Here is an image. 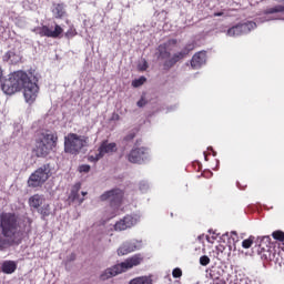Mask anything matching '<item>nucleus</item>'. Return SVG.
Segmentation results:
<instances>
[{
  "mask_svg": "<svg viewBox=\"0 0 284 284\" xmlns=\"http://www.w3.org/2000/svg\"><path fill=\"white\" fill-rule=\"evenodd\" d=\"M0 227L4 240H0V250H3L6 245L17 243V236H19V224L17 223V216L14 214L4 213L1 215Z\"/></svg>",
  "mask_w": 284,
  "mask_h": 284,
  "instance_id": "1",
  "label": "nucleus"
},
{
  "mask_svg": "<svg viewBox=\"0 0 284 284\" xmlns=\"http://www.w3.org/2000/svg\"><path fill=\"white\" fill-rule=\"evenodd\" d=\"M141 263H143V255L135 254L131 257H128L124 262H121L109 268H105L100 274V280L108 281L110 278H114V276H119V274H123L124 272H128V270H132V267H136L138 265H141Z\"/></svg>",
  "mask_w": 284,
  "mask_h": 284,
  "instance_id": "2",
  "label": "nucleus"
},
{
  "mask_svg": "<svg viewBox=\"0 0 284 284\" xmlns=\"http://www.w3.org/2000/svg\"><path fill=\"white\" fill-rule=\"evenodd\" d=\"M59 141V136L57 133L44 132L41 134V138L36 143V154L37 156H48L50 151L53 148H57V142Z\"/></svg>",
  "mask_w": 284,
  "mask_h": 284,
  "instance_id": "3",
  "label": "nucleus"
},
{
  "mask_svg": "<svg viewBox=\"0 0 284 284\" xmlns=\"http://www.w3.org/2000/svg\"><path fill=\"white\" fill-rule=\"evenodd\" d=\"M28 79V73L23 71H17L9 75L8 79H6L1 85L2 92L8 95L16 94V92H19L21 90L22 83Z\"/></svg>",
  "mask_w": 284,
  "mask_h": 284,
  "instance_id": "4",
  "label": "nucleus"
},
{
  "mask_svg": "<svg viewBox=\"0 0 284 284\" xmlns=\"http://www.w3.org/2000/svg\"><path fill=\"white\" fill-rule=\"evenodd\" d=\"M88 145V136L69 133L64 136V152L67 154H79Z\"/></svg>",
  "mask_w": 284,
  "mask_h": 284,
  "instance_id": "5",
  "label": "nucleus"
},
{
  "mask_svg": "<svg viewBox=\"0 0 284 284\" xmlns=\"http://www.w3.org/2000/svg\"><path fill=\"white\" fill-rule=\"evenodd\" d=\"M38 81L39 79L33 72L27 73V79L22 81L21 88L23 89L27 103H34V101H37V97H39Z\"/></svg>",
  "mask_w": 284,
  "mask_h": 284,
  "instance_id": "6",
  "label": "nucleus"
},
{
  "mask_svg": "<svg viewBox=\"0 0 284 284\" xmlns=\"http://www.w3.org/2000/svg\"><path fill=\"white\" fill-rule=\"evenodd\" d=\"M50 164H44L36 170L28 180L29 187H41L50 179Z\"/></svg>",
  "mask_w": 284,
  "mask_h": 284,
  "instance_id": "7",
  "label": "nucleus"
},
{
  "mask_svg": "<svg viewBox=\"0 0 284 284\" xmlns=\"http://www.w3.org/2000/svg\"><path fill=\"white\" fill-rule=\"evenodd\" d=\"M122 200L123 191H121V189L111 190L101 195V201L111 202V210H113L111 216H116L119 214V207L121 205Z\"/></svg>",
  "mask_w": 284,
  "mask_h": 284,
  "instance_id": "8",
  "label": "nucleus"
},
{
  "mask_svg": "<svg viewBox=\"0 0 284 284\" xmlns=\"http://www.w3.org/2000/svg\"><path fill=\"white\" fill-rule=\"evenodd\" d=\"M114 152H116V143L103 141L100 144L98 152L89 156V161H100L103 156H110V154H114Z\"/></svg>",
  "mask_w": 284,
  "mask_h": 284,
  "instance_id": "9",
  "label": "nucleus"
},
{
  "mask_svg": "<svg viewBox=\"0 0 284 284\" xmlns=\"http://www.w3.org/2000/svg\"><path fill=\"white\" fill-rule=\"evenodd\" d=\"M265 17L260 18V23H265V21H284V6L270 7L264 11Z\"/></svg>",
  "mask_w": 284,
  "mask_h": 284,
  "instance_id": "10",
  "label": "nucleus"
},
{
  "mask_svg": "<svg viewBox=\"0 0 284 284\" xmlns=\"http://www.w3.org/2000/svg\"><path fill=\"white\" fill-rule=\"evenodd\" d=\"M139 221H141V214L139 213L126 215L114 224V230L115 232H124V230H130V227H134V225H136Z\"/></svg>",
  "mask_w": 284,
  "mask_h": 284,
  "instance_id": "11",
  "label": "nucleus"
},
{
  "mask_svg": "<svg viewBox=\"0 0 284 284\" xmlns=\"http://www.w3.org/2000/svg\"><path fill=\"white\" fill-rule=\"evenodd\" d=\"M256 22H245L242 24H237L235 27L230 28L226 31V37H241V34H247L248 32H252V30H255Z\"/></svg>",
  "mask_w": 284,
  "mask_h": 284,
  "instance_id": "12",
  "label": "nucleus"
},
{
  "mask_svg": "<svg viewBox=\"0 0 284 284\" xmlns=\"http://www.w3.org/2000/svg\"><path fill=\"white\" fill-rule=\"evenodd\" d=\"M148 159H150V150L143 146L133 149L128 155L130 163H143Z\"/></svg>",
  "mask_w": 284,
  "mask_h": 284,
  "instance_id": "13",
  "label": "nucleus"
},
{
  "mask_svg": "<svg viewBox=\"0 0 284 284\" xmlns=\"http://www.w3.org/2000/svg\"><path fill=\"white\" fill-rule=\"evenodd\" d=\"M143 247V242L139 240H132L122 243L118 248V256H126V254H131V252H136V250H141Z\"/></svg>",
  "mask_w": 284,
  "mask_h": 284,
  "instance_id": "14",
  "label": "nucleus"
},
{
  "mask_svg": "<svg viewBox=\"0 0 284 284\" xmlns=\"http://www.w3.org/2000/svg\"><path fill=\"white\" fill-rule=\"evenodd\" d=\"M37 34H40V37H49L51 39H57L60 34L63 33V29L61 26L57 24L54 30H50L48 26H43L42 28H39L36 30Z\"/></svg>",
  "mask_w": 284,
  "mask_h": 284,
  "instance_id": "15",
  "label": "nucleus"
},
{
  "mask_svg": "<svg viewBox=\"0 0 284 284\" xmlns=\"http://www.w3.org/2000/svg\"><path fill=\"white\" fill-rule=\"evenodd\" d=\"M207 61V54L205 51H200L195 53L191 60V65L194 70H199L202 65H205Z\"/></svg>",
  "mask_w": 284,
  "mask_h": 284,
  "instance_id": "16",
  "label": "nucleus"
},
{
  "mask_svg": "<svg viewBox=\"0 0 284 284\" xmlns=\"http://www.w3.org/2000/svg\"><path fill=\"white\" fill-rule=\"evenodd\" d=\"M79 190H81V184H75L71 191V194L69 195V201L81 205L85 199L81 197Z\"/></svg>",
  "mask_w": 284,
  "mask_h": 284,
  "instance_id": "17",
  "label": "nucleus"
},
{
  "mask_svg": "<svg viewBox=\"0 0 284 284\" xmlns=\"http://www.w3.org/2000/svg\"><path fill=\"white\" fill-rule=\"evenodd\" d=\"M194 48L190 45L189 48H185L179 53H175L172 59L168 62L169 65H174V63H178V61H181L185 55L190 54V51L193 50Z\"/></svg>",
  "mask_w": 284,
  "mask_h": 284,
  "instance_id": "18",
  "label": "nucleus"
},
{
  "mask_svg": "<svg viewBox=\"0 0 284 284\" xmlns=\"http://www.w3.org/2000/svg\"><path fill=\"white\" fill-rule=\"evenodd\" d=\"M2 272L4 274H14V272H17V262H14V261H4L2 263Z\"/></svg>",
  "mask_w": 284,
  "mask_h": 284,
  "instance_id": "19",
  "label": "nucleus"
},
{
  "mask_svg": "<svg viewBox=\"0 0 284 284\" xmlns=\"http://www.w3.org/2000/svg\"><path fill=\"white\" fill-rule=\"evenodd\" d=\"M29 205L30 207H34L36 210H39L41 205H43V195L34 194L29 199Z\"/></svg>",
  "mask_w": 284,
  "mask_h": 284,
  "instance_id": "20",
  "label": "nucleus"
},
{
  "mask_svg": "<svg viewBox=\"0 0 284 284\" xmlns=\"http://www.w3.org/2000/svg\"><path fill=\"white\" fill-rule=\"evenodd\" d=\"M154 281L152 276H139L129 282V284H152Z\"/></svg>",
  "mask_w": 284,
  "mask_h": 284,
  "instance_id": "21",
  "label": "nucleus"
},
{
  "mask_svg": "<svg viewBox=\"0 0 284 284\" xmlns=\"http://www.w3.org/2000/svg\"><path fill=\"white\" fill-rule=\"evenodd\" d=\"M52 12L55 19H61V17L65 14V9L63 8V4H55L53 6Z\"/></svg>",
  "mask_w": 284,
  "mask_h": 284,
  "instance_id": "22",
  "label": "nucleus"
},
{
  "mask_svg": "<svg viewBox=\"0 0 284 284\" xmlns=\"http://www.w3.org/2000/svg\"><path fill=\"white\" fill-rule=\"evenodd\" d=\"M159 52L161 59H168L170 57V51H168V44H161L159 47Z\"/></svg>",
  "mask_w": 284,
  "mask_h": 284,
  "instance_id": "23",
  "label": "nucleus"
},
{
  "mask_svg": "<svg viewBox=\"0 0 284 284\" xmlns=\"http://www.w3.org/2000/svg\"><path fill=\"white\" fill-rule=\"evenodd\" d=\"M8 57H9V61H11V63H19V61H21V55L20 54H17L12 51H10L8 53Z\"/></svg>",
  "mask_w": 284,
  "mask_h": 284,
  "instance_id": "24",
  "label": "nucleus"
},
{
  "mask_svg": "<svg viewBox=\"0 0 284 284\" xmlns=\"http://www.w3.org/2000/svg\"><path fill=\"white\" fill-rule=\"evenodd\" d=\"M146 81H148V79L145 77H140L139 79H135L132 81V87L141 88V85H143V83H145Z\"/></svg>",
  "mask_w": 284,
  "mask_h": 284,
  "instance_id": "25",
  "label": "nucleus"
},
{
  "mask_svg": "<svg viewBox=\"0 0 284 284\" xmlns=\"http://www.w3.org/2000/svg\"><path fill=\"white\" fill-rule=\"evenodd\" d=\"M272 236L275 241H280L281 243H283V241H284V232L283 231H275L272 233Z\"/></svg>",
  "mask_w": 284,
  "mask_h": 284,
  "instance_id": "26",
  "label": "nucleus"
},
{
  "mask_svg": "<svg viewBox=\"0 0 284 284\" xmlns=\"http://www.w3.org/2000/svg\"><path fill=\"white\" fill-rule=\"evenodd\" d=\"M253 244L254 237L251 236L242 242V247H244V250H250V247H252Z\"/></svg>",
  "mask_w": 284,
  "mask_h": 284,
  "instance_id": "27",
  "label": "nucleus"
},
{
  "mask_svg": "<svg viewBox=\"0 0 284 284\" xmlns=\"http://www.w3.org/2000/svg\"><path fill=\"white\" fill-rule=\"evenodd\" d=\"M39 212L42 216H50V204H43Z\"/></svg>",
  "mask_w": 284,
  "mask_h": 284,
  "instance_id": "28",
  "label": "nucleus"
},
{
  "mask_svg": "<svg viewBox=\"0 0 284 284\" xmlns=\"http://www.w3.org/2000/svg\"><path fill=\"white\" fill-rule=\"evenodd\" d=\"M229 236L230 243H233V245H236V243H239V233H236V231H232Z\"/></svg>",
  "mask_w": 284,
  "mask_h": 284,
  "instance_id": "29",
  "label": "nucleus"
},
{
  "mask_svg": "<svg viewBox=\"0 0 284 284\" xmlns=\"http://www.w3.org/2000/svg\"><path fill=\"white\" fill-rule=\"evenodd\" d=\"M173 278H181L183 276V271L181 268L176 267L172 272Z\"/></svg>",
  "mask_w": 284,
  "mask_h": 284,
  "instance_id": "30",
  "label": "nucleus"
},
{
  "mask_svg": "<svg viewBox=\"0 0 284 284\" xmlns=\"http://www.w3.org/2000/svg\"><path fill=\"white\" fill-rule=\"evenodd\" d=\"M138 69L141 72H145V70H148V61L145 60L140 61V63L138 64Z\"/></svg>",
  "mask_w": 284,
  "mask_h": 284,
  "instance_id": "31",
  "label": "nucleus"
},
{
  "mask_svg": "<svg viewBox=\"0 0 284 284\" xmlns=\"http://www.w3.org/2000/svg\"><path fill=\"white\" fill-rule=\"evenodd\" d=\"M200 265L206 266L210 265V257L207 255H203L200 257Z\"/></svg>",
  "mask_w": 284,
  "mask_h": 284,
  "instance_id": "32",
  "label": "nucleus"
},
{
  "mask_svg": "<svg viewBox=\"0 0 284 284\" xmlns=\"http://www.w3.org/2000/svg\"><path fill=\"white\" fill-rule=\"evenodd\" d=\"M79 172H84L87 174V172H90V165H88V164L80 165Z\"/></svg>",
  "mask_w": 284,
  "mask_h": 284,
  "instance_id": "33",
  "label": "nucleus"
},
{
  "mask_svg": "<svg viewBox=\"0 0 284 284\" xmlns=\"http://www.w3.org/2000/svg\"><path fill=\"white\" fill-rule=\"evenodd\" d=\"M148 187H150V185H148L146 182H141V183H140V190H141V192H148Z\"/></svg>",
  "mask_w": 284,
  "mask_h": 284,
  "instance_id": "34",
  "label": "nucleus"
},
{
  "mask_svg": "<svg viewBox=\"0 0 284 284\" xmlns=\"http://www.w3.org/2000/svg\"><path fill=\"white\" fill-rule=\"evenodd\" d=\"M72 261H77V255L74 253H71L68 257H67V263H72Z\"/></svg>",
  "mask_w": 284,
  "mask_h": 284,
  "instance_id": "35",
  "label": "nucleus"
},
{
  "mask_svg": "<svg viewBox=\"0 0 284 284\" xmlns=\"http://www.w3.org/2000/svg\"><path fill=\"white\" fill-rule=\"evenodd\" d=\"M145 103V99L142 98L140 101H138V108H143Z\"/></svg>",
  "mask_w": 284,
  "mask_h": 284,
  "instance_id": "36",
  "label": "nucleus"
},
{
  "mask_svg": "<svg viewBox=\"0 0 284 284\" xmlns=\"http://www.w3.org/2000/svg\"><path fill=\"white\" fill-rule=\"evenodd\" d=\"M3 81V71L0 69V83Z\"/></svg>",
  "mask_w": 284,
  "mask_h": 284,
  "instance_id": "37",
  "label": "nucleus"
},
{
  "mask_svg": "<svg viewBox=\"0 0 284 284\" xmlns=\"http://www.w3.org/2000/svg\"><path fill=\"white\" fill-rule=\"evenodd\" d=\"M214 17H223V12H216L214 13Z\"/></svg>",
  "mask_w": 284,
  "mask_h": 284,
  "instance_id": "38",
  "label": "nucleus"
},
{
  "mask_svg": "<svg viewBox=\"0 0 284 284\" xmlns=\"http://www.w3.org/2000/svg\"><path fill=\"white\" fill-rule=\"evenodd\" d=\"M81 195H82V196H88V192L82 191V192H81Z\"/></svg>",
  "mask_w": 284,
  "mask_h": 284,
  "instance_id": "39",
  "label": "nucleus"
},
{
  "mask_svg": "<svg viewBox=\"0 0 284 284\" xmlns=\"http://www.w3.org/2000/svg\"><path fill=\"white\" fill-rule=\"evenodd\" d=\"M170 43H175L174 40L170 41Z\"/></svg>",
  "mask_w": 284,
  "mask_h": 284,
  "instance_id": "40",
  "label": "nucleus"
}]
</instances>
